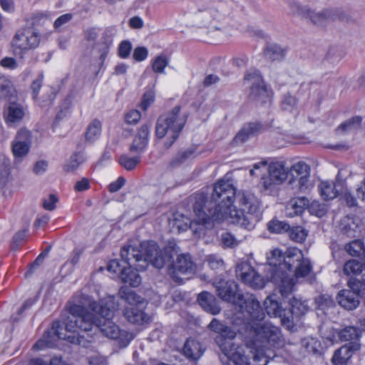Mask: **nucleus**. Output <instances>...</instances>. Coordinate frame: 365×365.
I'll return each mask as SVG.
<instances>
[{"mask_svg":"<svg viewBox=\"0 0 365 365\" xmlns=\"http://www.w3.org/2000/svg\"><path fill=\"white\" fill-rule=\"evenodd\" d=\"M40 40V34L33 28L19 30L11 42L13 53L22 58L26 52L38 46Z\"/></svg>","mask_w":365,"mask_h":365,"instance_id":"8","label":"nucleus"},{"mask_svg":"<svg viewBox=\"0 0 365 365\" xmlns=\"http://www.w3.org/2000/svg\"><path fill=\"white\" fill-rule=\"evenodd\" d=\"M281 319L282 324L288 330H292L294 327V319L297 318L294 315H292V312H288L287 314L286 310L284 312H282L280 316H277Z\"/></svg>","mask_w":365,"mask_h":365,"instance_id":"50","label":"nucleus"},{"mask_svg":"<svg viewBox=\"0 0 365 365\" xmlns=\"http://www.w3.org/2000/svg\"><path fill=\"white\" fill-rule=\"evenodd\" d=\"M336 299L339 304L348 310L356 309L359 304V297L354 292L349 289L340 291Z\"/></svg>","mask_w":365,"mask_h":365,"instance_id":"23","label":"nucleus"},{"mask_svg":"<svg viewBox=\"0 0 365 365\" xmlns=\"http://www.w3.org/2000/svg\"><path fill=\"white\" fill-rule=\"evenodd\" d=\"M212 285L215 287L217 296L223 301L231 302L235 307L242 302V294L236 292L237 284L232 281L215 279Z\"/></svg>","mask_w":365,"mask_h":365,"instance_id":"11","label":"nucleus"},{"mask_svg":"<svg viewBox=\"0 0 365 365\" xmlns=\"http://www.w3.org/2000/svg\"><path fill=\"white\" fill-rule=\"evenodd\" d=\"M348 286L350 288L349 290L354 292L358 297L364 294L365 291V281L360 280L356 278H351L348 282Z\"/></svg>","mask_w":365,"mask_h":365,"instance_id":"47","label":"nucleus"},{"mask_svg":"<svg viewBox=\"0 0 365 365\" xmlns=\"http://www.w3.org/2000/svg\"><path fill=\"white\" fill-rule=\"evenodd\" d=\"M134 266H128L125 272L121 275V280L125 283H128L132 287H138L141 283V277L139 274L133 269Z\"/></svg>","mask_w":365,"mask_h":365,"instance_id":"35","label":"nucleus"},{"mask_svg":"<svg viewBox=\"0 0 365 365\" xmlns=\"http://www.w3.org/2000/svg\"><path fill=\"white\" fill-rule=\"evenodd\" d=\"M9 160L4 156H0V180L9 175Z\"/></svg>","mask_w":365,"mask_h":365,"instance_id":"54","label":"nucleus"},{"mask_svg":"<svg viewBox=\"0 0 365 365\" xmlns=\"http://www.w3.org/2000/svg\"><path fill=\"white\" fill-rule=\"evenodd\" d=\"M339 195H343L349 207H354L356 205V200L351 194L349 190L346 187L344 181L343 192H340Z\"/></svg>","mask_w":365,"mask_h":365,"instance_id":"61","label":"nucleus"},{"mask_svg":"<svg viewBox=\"0 0 365 365\" xmlns=\"http://www.w3.org/2000/svg\"><path fill=\"white\" fill-rule=\"evenodd\" d=\"M255 271L248 264H243L237 267L236 275L242 282L250 286L252 277H255Z\"/></svg>","mask_w":365,"mask_h":365,"instance_id":"34","label":"nucleus"},{"mask_svg":"<svg viewBox=\"0 0 365 365\" xmlns=\"http://www.w3.org/2000/svg\"><path fill=\"white\" fill-rule=\"evenodd\" d=\"M221 243L226 247H234L238 244L236 238L230 232H225L222 234Z\"/></svg>","mask_w":365,"mask_h":365,"instance_id":"53","label":"nucleus"},{"mask_svg":"<svg viewBox=\"0 0 365 365\" xmlns=\"http://www.w3.org/2000/svg\"><path fill=\"white\" fill-rule=\"evenodd\" d=\"M308 16L317 25H322L327 21H335L342 18V12L338 9H326L319 12L309 11Z\"/></svg>","mask_w":365,"mask_h":365,"instance_id":"20","label":"nucleus"},{"mask_svg":"<svg viewBox=\"0 0 365 365\" xmlns=\"http://www.w3.org/2000/svg\"><path fill=\"white\" fill-rule=\"evenodd\" d=\"M267 322L264 324H257L255 327V336L254 341L257 337V329L259 327L263 326ZM235 338H224L223 336H217L215 338V342L218 345L222 352L220 355V361L223 365H244L246 363L252 361V359L249 355L245 354V349H249V351H252L253 353L255 352V346L253 344V348H249L245 345H243L240 342H237L234 340ZM255 341H253L254 343ZM251 354L252 353L250 352Z\"/></svg>","mask_w":365,"mask_h":365,"instance_id":"7","label":"nucleus"},{"mask_svg":"<svg viewBox=\"0 0 365 365\" xmlns=\"http://www.w3.org/2000/svg\"><path fill=\"white\" fill-rule=\"evenodd\" d=\"M267 229L271 232L280 234L288 231L289 225L284 221L272 220L267 224Z\"/></svg>","mask_w":365,"mask_h":365,"instance_id":"45","label":"nucleus"},{"mask_svg":"<svg viewBox=\"0 0 365 365\" xmlns=\"http://www.w3.org/2000/svg\"><path fill=\"white\" fill-rule=\"evenodd\" d=\"M344 181L339 178V173L334 183L328 181L320 182L318 189L321 196L326 200L334 199L340 192H343Z\"/></svg>","mask_w":365,"mask_h":365,"instance_id":"17","label":"nucleus"},{"mask_svg":"<svg viewBox=\"0 0 365 365\" xmlns=\"http://www.w3.org/2000/svg\"><path fill=\"white\" fill-rule=\"evenodd\" d=\"M264 279L259 275L256 271H255V277H252V280L250 282V287L253 289H262L265 285Z\"/></svg>","mask_w":365,"mask_h":365,"instance_id":"59","label":"nucleus"},{"mask_svg":"<svg viewBox=\"0 0 365 365\" xmlns=\"http://www.w3.org/2000/svg\"><path fill=\"white\" fill-rule=\"evenodd\" d=\"M287 176L288 173L281 163H273L269 165V176L262 178L261 184L265 190H272L275 185L282 184Z\"/></svg>","mask_w":365,"mask_h":365,"instance_id":"14","label":"nucleus"},{"mask_svg":"<svg viewBox=\"0 0 365 365\" xmlns=\"http://www.w3.org/2000/svg\"><path fill=\"white\" fill-rule=\"evenodd\" d=\"M63 330V329L61 327V323L59 322H53L51 328L45 332L43 339L38 340L34 345V348L36 349H43L45 347H53L56 345V341L60 339H66L71 343H74L76 340L75 336H67L62 331Z\"/></svg>","mask_w":365,"mask_h":365,"instance_id":"10","label":"nucleus"},{"mask_svg":"<svg viewBox=\"0 0 365 365\" xmlns=\"http://www.w3.org/2000/svg\"><path fill=\"white\" fill-rule=\"evenodd\" d=\"M118 294L130 307H135L143 303V299L129 287H121Z\"/></svg>","mask_w":365,"mask_h":365,"instance_id":"31","label":"nucleus"},{"mask_svg":"<svg viewBox=\"0 0 365 365\" xmlns=\"http://www.w3.org/2000/svg\"><path fill=\"white\" fill-rule=\"evenodd\" d=\"M209 267L212 269H217L223 266V261L215 255H210L207 258Z\"/></svg>","mask_w":365,"mask_h":365,"instance_id":"62","label":"nucleus"},{"mask_svg":"<svg viewBox=\"0 0 365 365\" xmlns=\"http://www.w3.org/2000/svg\"><path fill=\"white\" fill-rule=\"evenodd\" d=\"M102 125L100 120L94 119L87 127L85 133L86 140L90 143L94 142L101 134Z\"/></svg>","mask_w":365,"mask_h":365,"instance_id":"33","label":"nucleus"},{"mask_svg":"<svg viewBox=\"0 0 365 365\" xmlns=\"http://www.w3.org/2000/svg\"><path fill=\"white\" fill-rule=\"evenodd\" d=\"M361 344L354 342L351 345H344L335 351L331 361L334 365H346L353 354L359 351Z\"/></svg>","mask_w":365,"mask_h":365,"instance_id":"19","label":"nucleus"},{"mask_svg":"<svg viewBox=\"0 0 365 365\" xmlns=\"http://www.w3.org/2000/svg\"><path fill=\"white\" fill-rule=\"evenodd\" d=\"M285 55V50L277 44H269L264 51V57L271 61L281 60Z\"/></svg>","mask_w":365,"mask_h":365,"instance_id":"32","label":"nucleus"},{"mask_svg":"<svg viewBox=\"0 0 365 365\" xmlns=\"http://www.w3.org/2000/svg\"><path fill=\"white\" fill-rule=\"evenodd\" d=\"M168 65V59L163 55L158 56L153 63V70L156 73H164L165 68Z\"/></svg>","mask_w":365,"mask_h":365,"instance_id":"48","label":"nucleus"},{"mask_svg":"<svg viewBox=\"0 0 365 365\" xmlns=\"http://www.w3.org/2000/svg\"><path fill=\"white\" fill-rule=\"evenodd\" d=\"M187 118V114L181 111L179 106L158 118L155 126V134L158 138H163L166 135H169L168 139L164 144L166 149H169L178 138L186 123Z\"/></svg>","mask_w":365,"mask_h":365,"instance_id":"6","label":"nucleus"},{"mask_svg":"<svg viewBox=\"0 0 365 365\" xmlns=\"http://www.w3.org/2000/svg\"><path fill=\"white\" fill-rule=\"evenodd\" d=\"M197 301L205 311L212 314H217L221 311L216 298L210 292H202L200 293L197 297Z\"/></svg>","mask_w":365,"mask_h":365,"instance_id":"22","label":"nucleus"},{"mask_svg":"<svg viewBox=\"0 0 365 365\" xmlns=\"http://www.w3.org/2000/svg\"><path fill=\"white\" fill-rule=\"evenodd\" d=\"M209 328L210 330L219 334L218 336H223L224 338H235L237 334L235 331L215 318L210 322Z\"/></svg>","mask_w":365,"mask_h":365,"instance_id":"26","label":"nucleus"},{"mask_svg":"<svg viewBox=\"0 0 365 365\" xmlns=\"http://www.w3.org/2000/svg\"><path fill=\"white\" fill-rule=\"evenodd\" d=\"M309 171V165L304 162H298L294 164L289 169V175L292 176L289 183L294 184L297 182L296 186L299 190L307 188Z\"/></svg>","mask_w":365,"mask_h":365,"instance_id":"15","label":"nucleus"},{"mask_svg":"<svg viewBox=\"0 0 365 365\" xmlns=\"http://www.w3.org/2000/svg\"><path fill=\"white\" fill-rule=\"evenodd\" d=\"M11 82L4 76H0V95L2 97H8L13 91Z\"/></svg>","mask_w":365,"mask_h":365,"instance_id":"51","label":"nucleus"},{"mask_svg":"<svg viewBox=\"0 0 365 365\" xmlns=\"http://www.w3.org/2000/svg\"><path fill=\"white\" fill-rule=\"evenodd\" d=\"M289 236L290 239L296 242H303L307 235V231L302 227L297 226L289 229Z\"/></svg>","mask_w":365,"mask_h":365,"instance_id":"44","label":"nucleus"},{"mask_svg":"<svg viewBox=\"0 0 365 365\" xmlns=\"http://www.w3.org/2000/svg\"><path fill=\"white\" fill-rule=\"evenodd\" d=\"M339 230L349 237H356L361 232L363 225L358 218L344 216L339 221Z\"/></svg>","mask_w":365,"mask_h":365,"instance_id":"18","label":"nucleus"},{"mask_svg":"<svg viewBox=\"0 0 365 365\" xmlns=\"http://www.w3.org/2000/svg\"><path fill=\"white\" fill-rule=\"evenodd\" d=\"M309 205V200L305 197H300L292 199L287 205V210L289 215H299L302 213L304 210Z\"/></svg>","mask_w":365,"mask_h":365,"instance_id":"29","label":"nucleus"},{"mask_svg":"<svg viewBox=\"0 0 365 365\" xmlns=\"http://www.w3.org/2000/svg\"><path fill=\"white\" fill-rule=\"evenodd\" d=\"M237 192L234 186L229 182L223 180L215 183L210 197L203 192L196 193L194 196L193 212L196 218L190 222L181 225L178 224L175 220V225L179 230L184 231L190 227L194 232H198L196 225H201L205 227L212 226V222L220 221L225 218L230 219V212L233 211L234 198H236Z\"/></svg>","mask_w":365,"mask_h":365,"instance_id":"2","label":"nucleus"},{"mask_svg":"<svg viewBox=\"0 0 365 365\" xmlns=\"http://www.w3.org/2000/svg\"><path fill=\"white\" fill-rule=\"evenodd\" d=\"M195 148H189L186 150H180L171 160L170 165L173 167L178 166L188 160L194 158Z\"/></svg>","mask_w":365,"mask_h":365,"instance_id":"36","label":"nucleus"},{"mask_svg":"<svg viewBox=\"0 0 365 365\" xmlns=\"http://www.w3.org/2000/svg\"><path fill=\"white\" fill-rule=\"evenodd\" d=\"M195 264L189 254L179 255L172 264V271L170 274L177 282H180L181 279L178 274L192 273L195 270Z\"/></svg>","mask_w":365,"mask_h":365,"instance_id":"16","label":"nucleus"},{"mask_svg":"<svg viewBox=\"0 0 365 365\" xmlns=\"http://www.w3.org/2000/svg\"><path fill=\"white\" fill-rule=\"evenodd\" d=\"M264 304L267 314L271 317H277L282 312H284V309H282L275 294L268 296L265 299Z\"/></svg>","mask_w":365,"mask_h":365,"instance_id":"28","label":"nucleus"},{"mask_svg":"<svg viewBox=\"0 0 365 365\" xmlns=\"http://www.w3.org/2000/svg\"><path fill=\"white\" fill-rule=\"evenodd\" d=\"M132 45L129 41H124L120 43L118 48V55L120 58H126L129 56Z\"/></svg>","mask_w":365,"mask_h":365,"instance_id":"55","label":"nucleus"},{"mask_svg":"<svg viewBox=\"0 0 365 365\" xmlns=\"http://www.w3.org/2000/svg\"><path fill=\"white\" fill-rule=\"evenodd\" d=\"M307 311V306L302 302L293 299L290 303L289 312L297 318L304 315Z\"/></svg>","mask_w":365,"mask_h":365,"instance_id":"43","label":"nucleus"},{"mask_svg":"<svg viewBox=\"0 0 365 365\" xmlns=\"http://www.w3.org/2000/svg\"><path fill=\"white\" fill-rule=\"evenodd\" d=\"M25 111L22 106L19 103H11L9 105L6 113V119L10 123L20 121L24 116Z\"/></svg>","mask_w":365,"mask_h":365,"instance_id":"30","label":"nucleus"},{"mask_svg":"<svg viewBox=\"0 0 365 365\" xmlns=\"http://www.w3.org/2000/svg\"><path fill=\"white\" fill-rule=\"evenodd\" d=\"M58 202V197L54 194H50L48 198L43 201V207L49 211H52L56 208V203Z\"/></svg>","mask_w":365,"mask_h":365,"instance_id":"56","label":"nucleus"},{"mask_svg":"<svg viewBox=\"0 0 365 365\" xmlns=\"http://www.w3.org/2000/svg\"><path fill=\"white\" fill-rule=\"evenodd\" d=\"M242 314L247 313V319L260 321L264 319V313L259 302L252 294L242 295V302L236 305Z\"/></svg>","mask_w":365,"mask_h":365,"instance_id":"13","label":"nucleus"},{"mask_svg":"<svg viewBox=\"0 0 365 365\" xmlns=\"http://www.w3.org/2000/svg\"><path fill=\"white\" fill-rule=\"evenodd\" d=\"M346 251L353 257H359L364 250V246L361 241L355 240L346 245Z\"/></svg>","mask_w":365,"mask_h":365,"instance_id":"46","label":"nucleus"},{"mask_svg":"<svg viewBox=\"0 0 365 365\" xmlns=\"http://www.w3.org/2000/svg\"><path fill=\"white\" fill-rule=\"evenodd\" d=\"M203 351L200 343L195 339H188L184 344L183 354L187 359L197 360L202 355Z\"/></svg>","mask_w":365,"mask_h":365,"instance_id":"25","label":"nucleus"},{"mask_svg":"<svg viewBox=\"0 0 365 365\" xmlns=\"http://www.w3.org/2000/svg\"><path fill=\"white\" fill-rule=\"evenodd\" d=\"M147 144L148 143L145 140H143L135 137L130 145L129 150L133 153H141L145 149Z\"/></svg>","mask_w":365,"mask_h":365,"instance_id":"52","label":"nucleus"},{"mask_svg":"<svg viewBox=\"0 0 365 365\" xmlns=\"http://www.w3.org/2000/svg\"><path fill=\"white\" fill-rule=\"evenodd\" d=\"M140 247L141 250L133 245L124 246L120 252L123 264L134 266L136 270L140 271L145 269L149 263L160 269L172 258L170 248L160 250L153 241L144 242Z\"/></svg>","mask_w":365,"mask_h":365,"instance_id":"4","label":"nucleus"},{"mask_svg":"<svg viewBox=\"0 0 365 365\" xmlns=\"http://www.w3.org/2000/svg\"><path fill=\"white\" fill-rule=\"evenodd\" d=\"M301 346L307 354H316L319 351L321 343L317 339L308 336L301 340Z\"/></svg>","mask_w":365,"mask_h":365,"instance_id":"37","label":"nucleus"},{"mask_svg":"<svg viewBox=\"0 0 365 365\" xmlns=\"http://www.w3.org/2000/svg\"><path fill=\"white\" fill-rule=\"evenodd\" d=\"M245 81L250 82L252 86L249 94V101L256 106L269 103L271 91L264 85L262 78L258 71L249 70L245 76Z\"/></svg>","mask_w":365,"mask_h":365,"instance_id":"9","label":"nucleus"},{"mask_svg":"<svg viewBox=\"0 0 365 365\" xmlns=\"http://www.w3.org/2000/svg\"><path fill=\"white\" fill-rule=\"evenodd\" d=\"M148 55V49L145 47H137L134 49L133 57L137 61H144Z\"/></svg>","mask_w":365,"mask_h":365,"instance_id":"58","label":"nucleus"},{"mask_svg":"<svg viewBox=\"0 0 365 365\" xmlns=\"http://www.w3.org/2000/svg\"><path fill=\"white\" fill-rule=\"evenodd\" d=\"M140 118V113L137 110H133L125 115V120L128 124H136Z\"/></svg>","mask_w":365,"mask_h":365,"instance_id":"60","label":"nucleus"},{"mask_svg":"<svg viewBox=\"0 0 365 365\" xmlns=\"http://www.w3.org/2000/svg\"><path fill=\"white\" fill-rule=\"evenodd\" d=\"M361 120L362 119L359 116L353 117L346 120L345 122L341 123L339 125L337 130L341 133H345L353 130H356L360 127Z\"/></svg>","mask_w":365,"mask_h":365,"instance_id":"40","label":"nucleus"},{"mask_svg":"<svg viewBox=\"0 0 365 365\" xmlns=\"http://www.w3.org/2000/svg\"><path fill=\"white\" fill-rule=\"evenodd\" d=\"M118 162L125 170H132L140 162V157L135 156L131 158L127 155H122L119 157Z\"/></svg>","mask_w":365,"mask_h":365,"instance_id":"42","label":"nucleus"},{"mask_svg":"<svg viewBox=\"0 0 365 365\" xmlns=\"http://www.w3.org/2000/svg\"><path fill=\"white\" fill-rule=\"evenodd\" d=\"M339 338L342 341H349L347 345H351L354 342H359L361 337V331L355 327H346L338 333Z\"/></svg>","mask_w":365,"mask_h":365,"instance_id":"27","label":"nucleus"},{"mask_svg":"<svg viewBox=\"0 0 365 365\" xmlns=\"http://www.w3.org/2000/svg\"><path fill=\"white\" fill-rule=\"evenodd\" d=\"M262 129V125L257 123H250L244 125L233 139L235 145L242 144L250 138H252L259 133Z\"/></svg>","mask_w":365,"mask_h":365,"instance_id":"21","label":"nucleus"},{"mask_svg":"<svg viewBox=\"0 0 365 365\" xmlns=\"http://www.w3.org/2000/svg\"><path fill=\"white\" fill-rule=\"evenodd\" d=\"M88 362L90 365H107L106 359L98 354L90 356Z\"/></svg>","mask_w":365,"mask_h":365,"instance_id":"64","label":"nucleus"},{"mask_svg":"<svg viewBox=\"0 0 365 365\" xmlns=\"http://www.w3.org/2000/svg\"><path fill=\"white\" fill-rule=\"evenodd\" d=\"M237 209L230 212V222L246 230H251L260 220L258 198L251 192L240 190L235 198Z\"/></svg>","mask_w":365,"mask_h":365,"instance_id":"5","label":"nucleus"},{"mask_svg":"<svg viewBox=\"0 0 365 365\" xmlns=\"http://www.w3.org/2000/svg\"><path fill=\"white\" fill-rule=\"evenodd\" d=\"M85 302L73 304L69 309V315L65 322V329L75 333L78 329L91 331L93 328L100 330L106 337L117 339L122 331L111 321L118 303L114 296H108L97 303L89 297H83Z\"/></svg>","mask_w":365,"mask_h":365,"instance_id":"1","label":"nucleus"},{"mask_svg":"<svg viewBox=\"0 0 365 365\" xmlns=\"http://www.w3.org/2000/svg\"><path fill=\"white\" fill-rule=\"evenodd\" d=\"M31 143V134L26 129H21L18 131L14 139L11 142L12 153L15 162H20L28 154Z\"/></svg>","mask_w":365,"mask_h":365,"instance_id":"12","label":"nucleus"},{"mask_svg":"<svg viewBox=\"0 0 365 365\" xmlns=\"http://www.w3.org/2000/svg\"><path fill=\"white\" fill-rule=\"evenodd\" d=\"M298 100L289 93H284L281 100V108L289 113L296 112L297 110Z\"/></svg>","mask_w":365,"mask_h":365,"instance_id":"38","label":"nucleus"},{"mask_svg":"<svg viewBox=\"0 0 365 365\" xmlns=\"http://www.w3.org/2000/svg\"><path fill=\"white\" fill-rule=\"evenodd\" d=\"M343 272L347 276L362 274L363 265L358 260H349L344 265Z\"/></svg>","mask_w":365,"mask_h":365,"instance_id":"39","label":"nucleus"},{"mask_svg":"<svg viewBox=\"0 0 365 365\" xmlns=\"http://www.w3.org/2000/svg\"><path fill=\"white\" fill-rule=\"evenodd\" d=\"M85 161L83 153H77L71 156L70 159L64 166L66 172H73L76 170L81 164Z\"/></svg>","mask_w":365,"mask_h":365,"instance_id":"41","label":"nucleus"},{"mask_svg":"<svg viewBox=\"0 0 365 365\" xmlns=\"http://www.w3.org/2000/svg\"><path fill=\"white\" fill-rule=\"evenodd\" d=\"M127 267L128 266L125 264H122L119 260L113 259L109 262L107 269L109 272L118 274L120 278L123 273L125 272Z\"/></svg>","mask_w":365,"mask_h":365,"instance_id":"49","label":"nucleus"},{"mask_svg":"<svg viewBox=\"0 0 365 365\" xmlns=\"http://www.w3.org/2000/svg\"><path fill=\"white\" fill-rule=\"evenodd\" d=\"M155 95L153 91H148L143 95L140 107L143 110H146L150 105L154 101Z\"/></svg>","mask_w":365,"mask_h":365,"instance_id":"57","label":"nucleus"},{"mask_svg":"<svg viewBox=\"0 0 365 365\" xmlns=\"http://www.w3.org/2000/svg\"><path fill=\"white\" fill-rule=\"evenodd\" d=\"M123 315L126 319L133 324H141L150 321V317L142 309L135 307H127Z\"/></svg>","mask_w":365,"mask_h":365,"instance_id":"24","label":"nucleus"},{"mask_svg":"<svg viewBox=\"0 0 365 365\" xmlns=\"http://www.w3.org/2000/svg\"><path fill=\"white\" fill-rule=\"evenodd\" d=\"M268 260L272 267L271 281L278 287L282 297H287L292 291L293 276L304 277L312 271L309 260L304 259L302 251L297 248L287 249L284 252L274 250Z\"/></svg>","mask_w":365,"mask_h":365,"instance_id":"3","label":"nucleus"},{"mask_svg":"<svg viewBox=\"0 0 365 365\" xmlns=\"http://www.w3.org/2000/svg\"><path fill=\"white\" fill-rule=\"evenodd\" d=\"M73 15L71 14H66L59 16L53 23L55 29H59L66 24L68 23L72 19Z\"/></svg>","mask_w":365,"mask_h":365,"instance_id":"63","label":"nucleus"}]
</instances>
